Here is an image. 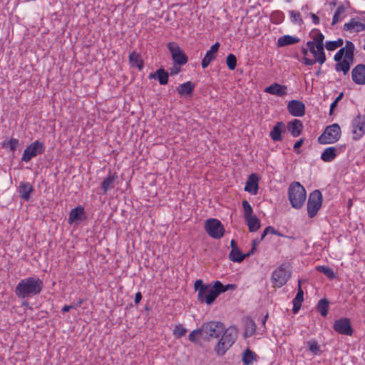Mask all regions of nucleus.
Segmentation results:
<instances>
[{"label": "nucleus", "instance_id": "60", "mask_svg": "<svg viewBox=\"0 0 365 365\" xmlns=\"http://www.w3.org/2000/svg\"><path fill=\"white\" fill-rule=\"evenodd\" d=\"M220 46V43L216 42V43H214V44L210 47V50H209V51H210L211 53H214L215 54H216V53H217V51H218V50H219Z\"/></svg>", "mask_w": 365, "mask_h": 365}, {"label": "nucleus", "instance_id": "4", "mask_svg": "<svg viewBox=\"0 0 365 365\" xmlns=\"http://www.w3.org/2000/svg\"><path fill=\"white\" fill-rule=\"evenodd\" d=\"M220 336L221 338L215 345L214 350L217 355L223 356L235 343L237 337V330L232 327L227 329L225 328Z\"/></svg>", "mask_w": 365, "mask_h": 365}, {"label": "nucleus", "instance_id": "24", "mask_svg": "<svg viewBox=\"0 0 365 365\" xmlns=\"http://www.w3.org/2000/svg\"><path fill=\"white\" fill-rule=\"evenodd\" d=\"M194 89L195 84L191 81H187L184 83L180 84L176 88L178 94L181 96L191 95Z\"/></svg>", "mask_w": 365, "mask_h": 365}, {"label": "nucleus", "instance_id": "44", "mask_svg": "<svg viewBox=\"0 0 365 365\" xmlns=\"http://www.w3.org/2000/svg\"><path fill=\"white\" fill-rule=\"evenodd\" d=\"M226 63L230 70H234L237 66L236 56L232 53L228 54L226 58Z\"/></svg>", "mask_w": 365, "mask_h": 365}, {"label": "nucleus", "instance_id": "26", "mask_svg": "<svg viewBox=\"0 0 365 365\" xmlns=\"http://www.w3.org/2000/svg\"><path fill=\"white\" fill-rule=\"evenodd\" d=\"M129 62L131 66L137 67L141 71L144 67V62L140 55L135 51H133L129 54Z\"/></svg>", "mask_w": 365, "mask_h": 365}, {"label": "nucleus", "instance_id": "30", "mask_svg": "<svg viewBox=\"0 0 365 365\" xmlns=\"http://www.w3.org/2000/svg\"><path fill=\"white\" fill-rule=\"evenodd\" d=\"M257 354L247 348L243 354L242 361L245 365H250L257 360Z\"/></svg>", "mask_w": 365, "mask_h": 365}, {"label": "nucleus", "instance_id": "32", "mask_svg": "<svg viewBox=\"0 0 365 365\" xmlns=\"http://www.w3.org/2000/svg\"><path fill=\"white\" fill-rule=\"evenodd\" d=\"M237 286L235 284H228L227 285L222 284V283L220 281L215 282V288L217 290V297L223 292H227V290H234L235 289Z\"/></svg>", "mask_w": 365, "mask_h": 365}, {"label": "nucleus", "instance_id": "17", "mask_svg": "<svg viewBox=\"0 0 365 365\" xmlns=\"http://www.w3.org/2000/svg\"><path fill=\"white\" fill-rule=\"evenodd\" d=\"M286 130L285 124L282 121L277 122L271 130L269 136L275 142L282 141L283 139L282 133H284Z\"/></svg>", "mask_w": 365, "mask_h": 365}, {"label": "nucleus", "instance_id": "63", "mask_svg": "<svg viewBox=\"0 0 365 365\" xmlns=\"http://www.w3.org/2000/svg\"><path fill=\"white\" fill-rule=\"evenodd\" d=\"M73 305H64L62 308V312L66 313L69 312L71 309H75Z\"/></svg>", "mask_w": 365, "mask_h": 365}, {"label": "nucleus", "instance_id": "12", "mask_svg": "<svg viewBox=\"0 0 365 365\" xmlns=\"http://www.w3.org/2000/svg\"><path fill=\"white\" fill-rule=\"evenodd\" d=\"M353 139L359 140L365 134V115L358 114L351 121Z\"/></svg>", "mask_w": 365, "mask_h": 365}, {"label": "nucleus", "instance_id": "23", "mask_svg": "<svg viewBox=\"0 0 365 365\" xmlns=\"http://www.w3.org/2000/svg\"><path fill=\"white\" fill-rule=\"evenodd\" d=\"M365 29V24L356 21L354 18H352L349 23L344 25V30L349 31L351 32H360Z\"/></svg>", "mask_w": 365, "mask_h": 365}, {"label": "nucleus", "instance_id": "31", "mask_svg": "<svg viewBox=\"0 0 365 365\" xmlns=\"http://www.w3.org/2000/svg\"><path fill=\"white\" fill-rule=\"evenodd\" d=\"M329 302L327 299H321L317 305V310L322 317H327L328 314Z\"/></svg>", "mask_w": 365, "mask_h": 365}, {"label": "nucleus", "instance_id": "10", "mask_svg": "<svg viewBox=\"0 0 365 365\" xmlns=\"http://www.w3.org/2000/svg\"><path fill=\"white\" fill-rule=\"evenodd\" d=\"M44 151L45 146L43 145V143L38 140H36L28 145L24 150L21 157V161L26 163L29 162L33 158L43 153Z\"/></svg>", "mask_w": 365, "mask_h": 365}, {"label": "nucleus", "instance_id": "5", "mask_svg": "<svg viewBox=\"0 0 365 365\" xmlns=\"http://www.w3.org/2000/svg\"><path fill=\"white\" fill-rule=\"evenodd\" d=\"M200 328L203 339L209 341L212 339H217L222 335L225 330V325L220 322L211 321L203 323Z\"/></svg>", "mask_w": 365, "mask_h": 365}, {"label": "nucleus", "instance_id": "38", "mask_svg": "<svg viewBox=\"0 0 365 365\" xmlns=\"http://www.w3.org/2000/svg\"><path fill=\"white\" fill-rule=\"evenodd\" d=\"M314 60L316 62H319L321 65L323 64L326 61V56L324 53V48H316V50L312 53Z\"/></svg>", "mask_w": 365, "mask_h": 365}, {"label": "nucleus", "instance_id": "39", "mask_svg": "<svg viewBox=\"0 0 365 365\" xmlns=\"http://www.w3.org/2000/svg\"><path fill=\"white\" fill-rule=\"evenodd\" d=\"M344 40L338 38L336 41H329L325 43V47L328 51H334L337 48L342 46Z\"/></svg>", "mask_w": 365, "mask_h": 365}, {"label": "nucleus", "instance_id": "37", "mask_svg": "<svg viewBox=\"0 0 365 365\" xmlns=\"http://www.w3.org/2000/svg\"><path fill=\"white\" fill-rule=\"evenodd\" d=\"M19 143V140L16 138H11L9 141H3L1 145L4 148H9L11 151L14 152Z\"/></svg>", "mask_w": 365, "mask_h": 365}, {"label": "nucleus", "instance_id": "7", "mask_svg": "<svg viewBox=\"0 0 365 365\" xmlns=\"http://www.w3.org/2000/svg\"><path fill=\"white\" fill-rule=\"evenodd\" d=\"M289 264L282 263L272 274V281L277 287L284 286L291 277V272L288 270Z\"/></svg>", "mask_w": 365, "mask_h": 365}, {"label": "nucleus", "instance_id": "48", "mask_svg": "<svg viewBox=\"0 0 365 365\" xmlns=\"http://www.w3.org/2000/svg\"><path fill=\"white\" fill-rule=\"evenodd\" d=\"M187 332V329L182 327V324L176 325L173 331V334L176 338H181L185 336Z\"/></svg>", "mask_w": 365, "mask_h": 365}, {"label": "nucleus", "instance_id": "11", "mask_svg": "<svg viewBox=\"0 0 365 365\" xmlns=\"http://www.w3.org/2000/svg\"><path fill=\"white\" fill-rule=\"evenodd\" d=\"M173 62L178 66H183L187 63L188 57L175 43L170 42L167 45Z\"/></svg>", "mask_w": 365, "mask_h": 365}, {"label": "nucleus", "instance_id": "45", "mask_svg": "<svg viewBox=\"0 0 365 365\" xmlns=\"http://www.w3.org/2000/svg\"><path fill=\"white\" fill-rule=\"evenodd\" d=\"M242 205L244 210L245 219L252 216L253 209L250 203L247 200H243Z\"/></svg>", "mask_w": 365, "mask_h": 365}, {"label": "nucleus", "instance_id": "33", "mask_svg": "<svg viewBox=\"0 0 365 365\" xmlns=\"http://www.w3.org/2000/svg\"><path fill=\"white\" fill-rule=\"evenodd\" d=\"M157 79L159 83L162 86L166 85L168 83L169 73L163 68H160L156 70Z\"/></svg>", "mask_w": 365, "mask_h": 365}, {"label": "nucleus", "instance_id": "43", "mask_svg": "<svg viewBox=\"0 0 365 365\" xmlns=\"http://www.w3.org/2000/svg\"><path fill=\"white\" fill-rule=\"evenodd\" d=\"M346 11V8L344 7V5H340L337 7V9H336L335 12H334V14L333 16V19H332V23L331 24L332 25H334L336 24L337 22L339 21L340 20V16L341 14H344Z\"/></svg>", "mask_w": 365, "mask_h": 365}, {"label": "nucleus", "instance_id": "14", "mask_svg": "<svg viewBox=\"0 0 365 365\" xmlns=\"http://www.w3.org/2000/svg\"><path fill=\"white\" fill-rule=\"evenodd\" d=\"M333 329L337 333L346 336H351L354 332L349 318H341L336 320L334 323Z\"/></svg>", "mask_w": 365, "mask_h": 365}, {"label": "nucleus", "instance_id": "25", "mask_svg": "<svg viewBox=\"0 0 365 365\" xmlns=\"http://www.w3.org/2000/svg\"><path fill=\"white\" fill-rule=\"evenodd\" d=\"M118 178L115 173L109 175L106 178L101 184V188L103 190V194H106L108 190L114 187V182Z\"/></svg>", "mask_w": 365, "mask_h": 365}, {"label": "nucleus", "instance_id": "34", "mask_svg": "<svg viewBox=\"0 0 365 365\" xmlns=\"http://www.w3.org/2000/svg\"><path fill=\"white\" fill-rule=\"evenodd\" d=\"M257 326L255 322L252 319L247 320L245 323V337L248 338L252 336L256 331Z\"/></svg>", "mask_w": 365, "mask_h": 365}, {"label": "nucleus", "instance_id": "9", "mask_svg": "<svg viewBox=\"0 0 365 365\" xmlns=\"http://www.w3.org/2000/svg\"><path fill=\"white\" fill-rule=\"evenodd\" d=\"M322 203V195L319 190L312 192L307 202V213L310 218H313L320 209Z\"/></svg>", "mask_w": 365, "mask_h": 365}, {"label": "nucleus", "instance_id": "49", "mask_svg": "<svg viewBox=\"0 0 365 365\" xmlns=\"http://www.w3.org/2000/svg\"><path fill=\"white\" fill-rule=\"evenodd\" d=\"M289 14H290L292 22L295 23V24L297 23L299 25L303 23V20L301 18V14L299 11L292 10V11H289Z\"/></svg>", "mask_w": 365, "mask_h": 365}, {"label": "nucleus", "instance_id": "47", "mask_svg": "<svg viewBox=\"0 0 365 365\" xmlns=\"http://www.w3.org/2000/svg\"><path fill=\"white\" fill-rule=\"evenodd\" d=\"M202 336V332L200 328L195 329L188 336V339L193 343L199 344V340L197 336Z\"/></svg>", "mask_w": 365, "mask_h": 365}, {"label": "nucleus", "instance_id": "1", "mask_svg": "<svg viewBox=\"0 0 365 365\" xmlns=\"http://www.w3.org/2000/svg\"><path fill=\"white\" fill-rule=\"evenodd\" d=\"M43 287V282L41 279L37 277H29L20 280L14 292L19 298H31L39 294Z\"/></svg>", "mask_w": 365, "mask_h": 365}, {"label": "nucleus", "instance_id": "18", "mask_svg": "<svg viewBox=\"0 0 365 365\" xmlns=\"http://www.w3.org/2000/svg\"><path fill=\"white\" fill-rule=\"evenodd\" d=\"M34 192V188L29 182L23 181L20 182L19 192L24 200L29 201Z\"/></svg>", "mask_w": 365, "mask_h": 365}, {"label": "nucleus", "instance_id": "62", "mask_svg": "<svg viewBox=\"0 0 365 365\" xmlns=\"http://www.w3.org/2000/svg\"><path fill=\"white\" fill-rule=\"evenodd\" d=\"M310 16L312 19L313 23L315 25H317L319 24V22H320L319 18L316 14H314L313 13H310Z\"/></svg>", "mask_w": 365, "mask_h": 365}, {"label": "nucleus", "instance_id": "2", "mask_svg": "<svg viewBox=\"0 0 365 365\" xmlns=\"http://www.w3.org/2000/svg\"><path fill=\"white\" fill-rule=\"evenodd\" d=\"M194 288L195 291L198 292L197 300L200 303L210 305L217 298V290L215 288V282L212 284H204L202 279H197L195 282Z\"/></svg>", "mask_w": 365, "mask_h": 365}, {"label": "nucleus", "instance_id": "29", "mask_svg": "<svg viewBox=\"0 0 365 365\" xmlns=\"http://www.w3.org/2000/svg\"><path fill=\"white\" fill-rule=\"evenodd\" d=\"M250 232L257 231L260 227V220L255 215L245 219Z\"/></svg>", "mask_w": 365, "mask_h": 365}, {"label": "nucleus", "instance_id": "35", "mask_svg": "<svg viewBox=\"0 0 365 365\" xmlns=\"http://www.w3.org/2000/svg\"><path fill=\"white\" fill-rule=\"evenodd\" d=\"M229 257L233 262H242L245 259L244 254L239 248L231 250L229 254Z\"/></svg>", "mask_w": 365, "mask_h": 365}, {"label": "nucleus", "instance_id": "16", "mask_svg": "<svg viewBox=\"0 0 365 365\" xmlns=\"http://www.w3.org/2000/svg\"><path fill=\"white\" fill-rule=\"evenodd\" d=\"M351 77L353 81L358 85L365 84V65L358 64L351 71Z\"/></svg>", "mask_w": 365, "mask_h": 365}, {"label": "nucleus", "instance_id": "36", "mask_svg": "<svg viewBox=\"0 0 365 365\" xmlns=\"http://www.w3.org/2000/svg\"><path fill=\"white\" fill-rule=\"evenodd\" d=\"M317 270L323 273L329 279H334L337 277L333 269L328 266H318L317 267Z\"/></svg>", "mask_w": 365, "mask_h": 365}, {"label": "nucleus", "instance_id": "46", "mask_svg": "<svg viewBox=\"0 0 365 365\" xmlns=\"http://www.w3.org/2000/svg\"><path fill=\"white\" fill-rule=\"evenodd\" d=\"M324 38V36L321 32L318 31L316 34V35L313 38V40L316 43V48L319 49V48H324V44L323 42Z\"/></svg>", "mask_w": 365, "mask_h": 365}, {"label": "nucleus", "instance_id": "8", "mask_svg": "<svg viewBox=\"0 0 365 365\" xmlns=\"http://www.w3.org/2000/svg\"><path fill=\"white\" fill-rule=\"evenodd\" d=\"M205 230L214 239L222 237L225 231L222 222L215 218H210L205 221Z\"/></svg>", "mask_w": 365, "mask_h": 365}, {"label": "nucleus", "instance_id": "52", "mask_svg": "<svg viewBox=\"0 0 365 365\" xmlns=\"http://www.w3.org/2000/svg\"><path fill=\"white\" fill-rule=\"evenodd\" d=\"M272 19L276 18V19H277V20H276V21H274V22L275 24H278V23H279V22H281V21H282V19H283V18H284V14H283V13H282V12L277 11H275V12H274V13L272 14Z\"/></svg>", "mask_w": 365, "mask_h": 365}, {"label": "nucleus", "instance_id": "20", "mask_svg": "<svg viewBox=\"0 0 365 365\" xmlns=\"http://www.w3.org/2000/svg\"><path fill=\"white\" fill-rule=\"evenodd\" d=\"M303 123L300 120L294 119L287 123V130L293 137H298L303 130Z\"/></svg>", "mask_w": 365, "mask_h": 365}, {"label": "nucleus", "instance_id": "57", "mask_svg": "<svg viewBox=\"0 0 365 365\" xmlns=\"http://www.w3.org/2000/svg\"><path fill=\"white\" fill-rule=\"evenodd\" d=\"M180 71H181L180 67L174 66L170 68V74L171 76H175V75H177L178 73H180Z\"/></svg>", "mask_w": 365, "mask_h": 365}, {"label": "nucleus", "instance_id": "15", "mask_svg": "<svg viewBox=\"0 0 365 365\" xmlns=\"http://www.w3.org/2000/svg\"><path fill=\"white\" fill-rule=\"evenodd\" d=\"M289 113L295 117H302L305 114V105L299 100H292L287 104Z\"/></svg>", "mask_w": 365, "mask_h": 365}, {"label": "nucleus", "instance_id": "19", "mask_svg": "<svg viewBox=\"0 0 365 365\" xmlns=\"http://www.w3.org/2000/svg\"><path fill=\"white\" fill-rule=\"evenodd\" d=\"M258 181L259 178L257 175L255 173L251 174L246 182L245 190L252 195H257L259 188Z\"/></svg>", "mask_w": 365, "mask_h": 365}, {"label": "nucleus", "instance_id": "28", "mask_svg": "<svg viewBox=\"0 0 365 365\" xmlns=\"http://www.w3.org/2000/svg\"><path fill=\"white\" fill-rule=\"evenodd\" d=\"M299 41L300 39L297 37L292 36L289 35H284L278 38L277 44L278 47H284L299 43Z\"/></svg>", "mask_w": 365, "mask_h": 365}, {"label": "nucleus", "instance_id": "51", "mask_svg": "<svg viewBox=\"0 0 365 365\" xmlns=\"http://www.w3.org/2000/svg\"><path fill=\"white\" fill-rule=\"evenodd\" d=\"M346 51L344 48H341L334 56V60L336 62L341 61L346 54Z\"/></svg>", "mask_w": 365, "mask_h": 365}, {"label": "nucleus", "instance_id": "42", "mask_svg": "<svg viewBox=\"0 0 365 365\" xmlns=\"http://www.w3.org/2000/svg\"><path fill=\"white\" fill-rule=\"evenodd\" d=\"M216 57V54L214 53H211L209 50L206 52L204 58L202 60V67L203 68H207L209 64L213 61Z\"/></svg>", "mask_w": 365, "mask_h": 365}, {"label": "nucleus", "instance_id": "61", "mask_svg": "<svg viewBox=\"0 0 365 365\" xmlns=\"http://www.w3.org/2000/svg\"><path fill=\"white\" fill-rule=\"evenodd\" d=\"M142 294L140 292H138L136 294H135V299H134V302L135 304H138L140 303V302L141 301L142 299Z\"/></svg>", "mask_w": 365, "mask_h": 365}, {"label": "nucleus", "instance_id": "59", "mask_svg": "<svg viewBox=\"0 0 365 365\" xmlns=\"http://www.w3.org/2000/svg\"><path fill=\"white\" fill-rule=\"evenodd\" d=\"M302 62L307 66H312L316 63V60L303 57Z\"/></svg>", "mask_w": 365, "mask_h": 365}, {"label": "nucleus", "instance_id": "53", "mask_svg": "<svg viewBox=\"0 0 365 365\" xmlns=\"http://www.w3.org/2000/svg\"><path fill=\"white\" fill-rule=\"evenodd\" d=\"M343 48H344V49H345L347 51L346 53H354V50H355L354 45L350 41H346V45Z\"/></svg>", "mask_w": 365, "mask_h": 365}, {"label": "nucleus", "instance_id": "6", "mask_svg": "<svg viewBox=\"0 0 365 365\" xmlns=\"http://www.w3.org/2000/svg\"><path fill=\"white\" fill-rule=\"evenodd\" d=\"M341 130L338 123L326 127L324 131L319 136L318 143L322 145L333 144L341 138Z\"/></svg>", "mask_w": 365, "mask_h": 365}, {"label": "nucleus", "instance_id": "55", "mask_svg": "<svg viewBox=\"0 0 365 365\" xmlns=\"http://www.w3.org/2000/svg\"><path fill=\"white\" fill-rule=\"evenodd\" d=\"M264 230H266L267 234H272V235H275L277 236H282V235L278 230H277L274 227H273L272 226H268Z\"/></svg>", "mask_w": 365, "mask_h": 365}, {"label": "nucleus", "instance_id": "3", "mask_svg": "<svg viewBox=\"0 0 365 365\" xmlns=\"http://www.w3.org/2000/svg\"><path fill=\"white\" fill-rule=\"evenodd\" d=\"M288 197L292 207L300 209L307 197L305 188L298 182H293L288 188Z\"/></svg>", "mask_w": 365, "mask_h": 365}, {"label": "nucleus", "instance_id": "13", "mask_svg": "<svg viewBox=\"0 0 365 365\" xmlns=\"http://www.w3.org/2000/svg\"><path fill=\"white\" fill-rule=\"evenodd\" d=\"M87 220V214L84 207L78 205L72 209L68 215V223L69 225H79L81 222Z\"/></svg>", "mask_w": 365, "mask_h": 365}, {"label": "nucleus", "instance_id": "27", "mask_svg": "<svg viewBox=\"0 0 365 365\" xmlns=\"http://www.w3.org/2000/svg\"><path fill=\"white\" fill-rule=\"evenodd\" d=\"M337 155L335 147H329L324 150L321 155V160L325 163L333 161Z\"/></svg>", "mask_w": 365, "mask_h": 365}, {"label": "nucleus", "instance_id": "21", "mask_svg": "<svg viewBox=\"0 0 365 365\" xmlns=\"http://www.w3.org/2000/svg\"><path fill=\"white\" fill-rule=\"evenodd\" d=\"M301 283H302V280L299 279L298 280L297 293L295 297L294 298V299L292 300V303H293L292 312L294 314H297L299 312V310L300 309V308L302 307V303L304 300V292L302 289Z\"/></svg>", "mask_w": 365, "mask_h": 365}, {"label": "nucleus", "instance_id": "40", "mask_svg": "<svg viewBox=\"0 0 365 365\" xmlns=\"http://www.w3.org/2000/svg\"><path fill=\"white\" fill-rule=\"evenodd\" d=\"M308 349L314 354L319 355L320 354V348L315 339H311L307 342Z\"/></svg>", "mask_w": 365, "mask_h": 365}, {"label": "nucleus", "instance_id": "64", "mask_svg": "<svg viewBox=\"0 0 365 365\" xmlns=\"http://www.w3.org/2000/svg\"><path fill=\"white\" fill-rule=\"evenodd\" d=\"M85 302V299H79L77 302L73 304V306L75 307L74 308L76 309L77 307H81Z\"/></svg>", "mask_w": 365, "mask_h": 365}, {"label": "nucleus", "instance_id": "56", "mask_svg": "<svg viewBox=\"0 0 365 365\" xmlns=\"http://www.w3.org/2000/svg\"><path fill=\"white\" fill-rule=\"evenodd\" d=\"M304 143V139L303 138H301L299 139V140H297L294 145V151L297 153V154H299L301 153V150H299L300 147Z\"/></svg>", "mask_w": 365, "mask_h": 365}, {"label": "nucleus", "instance_id": "54", "mask_svg": "<svg viewBox=\"0 0 365 365\" xmlns=\"http://www.w3.org/2000/svg\"><path fill=\"white\" fill-rule=\"evenodd\" d=\"M354 53H346L343 60L346 61V63H348L349 66L351 67V66L354 63Z\"/></svg>", "mask_w": 365, "mask_h": 365}, {"label": "nucleus", "instance_id": "41", "mask_svg": "<svg viewBox=\"0 0 365 365\" xmlns=\"http://www.w3.org/2000/svg\"><path fill=\"white\" fill-rule=\"evenodd\" d=\"M335 70L337 72L341 71L344 75H346L349 71L350 66H349L348 63L346 62V61L342 59L341 61L336 63Z\"/></svg>", "mask_w": 365, "mask_h": 365}, {"label": "nucleus", "instance_id": "50", "mask_svg": "<svg viewBox=\"0 0 365 365\" xmlns=\"http://www.w3.org/2000/svg\"><path fill=\"white\" fill-rule=\"evenodd\" d=\"M343 96H344V93L341 92L335 98V100L332 102V103L330 106L329 115H331L333 114V112H334V109L336 108V107L337 106V104H338L339 101L341 100Z\"/></svg>", "mask_w": 365, "mask_h": 365}, {"label": "nucleus", "instance_id": "22", "mask_svg": "<svg viewBox=\"0 0 365 365\" xmlns=\"http://www.w3.org/2000/svg\"><path fill=\"white\" fill-rule=\"evenodd\" d=\"M264 91L267 93L281 97L287 94V86L274 83L267 87Z\"/></svg>", "mask_w": 365, "mask_h": 365}, {"label": "nucleus", "instance_id": "58", "mask_svg": "<svg viewBox=\"0 0 365 365\" xmlns=\"http://www.w3.org/2000/svg\"><path fill=\"white\" fill-rule=\"evenodd\" d=\"M307 46L308 47V50H309V51L312 53H314V51L316 50V43L314 41H308L307 43Z\"/></svg>", "mask_w": 365, "mask_h": 365}]
</instances>
